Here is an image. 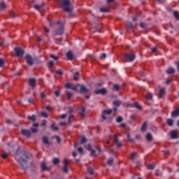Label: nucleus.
Returning a JSON list of instances; mask_svg holds the SVG:
<instances>
[{"instance_id": "obj_56", "label": "nucleus", "mask_w": 179, "mask_h": 179, "mask_svg": "<svg viewBox=\"0 0 179 179\" xmlns=\"http://www.w3.org/2000/svg\"><path fill=\"white\" fill-rule=\"evenodd\" d=\"M87 141V139L86 138V137H82L81 138V143H85Z\"/></svg>"}, {"instance_id": "obj_11", "label": "nucleus", "mask_w": 179, "mask_h": 179, "mask_svg": "<svg viewBox=\"0 0 179 179\" xmlns=\"http://www.w3.org/2000/svg\"><path fill=\"white\" fill-rule=\"evenodd\" d=\"M55 34L57 36H62V34H64V25L59 26L56 30Z\"/></svg>"}, {"instance_id": "obj_43", "label": "nucleus", "mask_w": 179, "mask_h": 179, "mask_svg": "<svg viewBox=\"0 0 179 179\" xmlns=\"http://www.w3.org/2000/svg\"><path fill=\"white\" fill-rule=\"evenodd\" d=\"M137 153L136 152H133L130 155V159L131 160L134 161L135 160V156H136Z\"/></svg>"}, {"instance_id": "obj_25", "label": "nucleus", "mask_w": 179, "mask_h": 179, "mask_svg": "<svg viewBox=\"0 0 179 179\" xmlns=\"http://www.w3.org/2000/svg\"><path fill=\"white\" fill-rule=\"evenodd\" d=\"M148 127V122H145L142 127H141V131L142 132H145L146 131V128Z\"/></svg>"}, {"instance_id": "obj_50", "label": "nucleus", "mask_w": 179, "mask_h": 179, "mask_svg": "<svg viewBox=\"0 0 179 179\" xmlns=\"http://www.w3.org/2000/svg\"><path fill=\"white\" fill-rule=\"evenodd\" d=\"M50 58H52V59H55V61H58V57L54 55L53 54L50 55Z\"/></svg>"}, {"instance_id": "obj_7", "label": "nucleus", "mask_w": 179, "mask_h": 179, "mask_svg": "<svg viewBox=\"0 0 179 179\" xmlns=\"http://www.w3.org/2000/svg\"><path fill=\"white\" fill-rule=\"evenodd\" d=\"M63 171L64 173H68V171H69V162L66 158L64 159Z\"/></svg>"}, {"instance_id": "obj_40", "label": "nucleus", "mask_w": 179, "mask_h": 179, "mask_svg": "<svg viewBox=\"0 0 179 179\" xmlns=\"http://www.w3.org/2000/svg\"><path fill=\"white\" fill-rule=\"evenodd\" d=\"M152 97H153V95L152 94V93L148 92L147 96H146V99L148 100H152Z\"/></svg>"}, {"instance_id": "obj_16", "label": "nucleus", "mask_w": 179, "mask_h": 179, "mask_svg": "<svg viewBox=\"0 0 179 179\" xmlns=\"http://www.w3.org/2000/svg\"><path fill=\"white\" fill-rule=\"evenodd\" d=\"M21 153H22V156L26 157V159H30L31 157V155L27 151H26L24 150H22L21 151Z\"/></svg>"}, {"instance_id": "obj_61", "label": "nucleus", "mask_w": 179, "mask_h": 179, "mask_svg": "<svg viewBox=\"0 0 179 179\" xmlns=\"http://www.w3.org/2000/svg\"><path fill=\"white\" fill-rule=\"evenodd\" d=\"M69 114H72L73 113V107H69Z\"/></svg>"}, {"instance_id": "obj_34", "label": "nucleus", "mask_w": 179, "mask_h": 179, "mask_svg": "<svg viewBox=\"0 0 179 179\" xmlns=\"http://www.w3.org/2000/svg\"><path fill=\"white\" fill-rule=\"evenodd\" d=\"M101 12H110V8L108 7H102L100 8Z\"/></svg>"}, {"instance_id": "obj_63", "label": "nucleus", "mask_w": 179, "mask_h": 179, "mask_svg": "<svg viewBox=\"0 0 179 179\" xmlns=\"http://www.w3.org/2000/svg\"><path fill=\"white\" fill-rule=\"evenodd\" d=\"M35 9H36V10H40V9H41L42 6H38V5H36L34 6Z\"/></svg>"}, {"instance_id": "obj_58", "label": "nucleus", "mask_w": 179, "mask_h": 179, "mask_svg": "<svg viewBox=\"0 0 179 179\" xmlns=\"http://www.w3.org/2000/svg\"><path fill=\"white\" fill-rule=\"evenodd\" d=\"M8 156H9V155H8V153H3V154H2L1 157L3 159H8Z\"/></svg>"}, {"instance_id": "obj_17", "label": "nucleus", "mask_w": 179, "mask_h": 179, "mask_svg": "<svg viewBox=\"0 0 179 179\" xmlns=\"http://www.w3.org/2000/svg\"><path fill=\"white\" fill-rule=\"evenodd\" d=\"M66 55V58L69 61H72V59H73V53L72 52V51L67 52Z\"/></svg>"}, {"instance_id": "obj_27", "label": "nucleus", "mask_w": 179, "mask_h": 179, "mask_svg": "<svg viewBox=\"0 0 179 179\" xmlns=\"http://www.w3.org/2000/svg\"><path fill=\"white\" fill-rule=\"evenodd\" d=\"M54 24H59L61 25H64V24H62L60 21H57V22H50L49 26H50V27H52V26H54Z\"/></svg>"}, {"instance_id": "obj_19", "label": "nucleus", "mask_w": 179, "mask_h": 179, "mask_svg": "<svg viewBox=\"0 0 179 179\" xmlns=\"http://www.w3.org/2000/svg\"><path fill=\"white\" fill-rule=\"evenodd\" d=\"M171 137L172 139H177V138H178V134H177V132H176L175 130H173L171 131Z\"/></svg>"}, {"instance_id": "obj_36", "label": "nucleus", "mask_w": 179, "mask_h": 179, "mask_svg": "<svg viewBox=\"0 0 179 179\" xmlns=\"http://www.w3.org/2000/svg\"><path fill=\"white\" fill-rule=\"evenodd\" d=\"M164 94H166V92L164 91V88H162L159 91V96L163 97V96H164Z\"/></svg>"}, {"instance_id": "obj_32", "label": "nucleus", "mask_w": 179, "mask_h": 179, "mask_svg": "<svg viewBox=\"0 0 179 179\" xmlns=\"http://www.w3.org/2000/svg\"><path fill=\"white\" fill-rule=\"evenodd\" d=\"M54 138L57 140L58 144L61 143V138L59 136H53L52 139Z\"/></svg>"}, {"instance_id": "obj_54", "label": "nucleus", "mask_w": 179, "mask_h": 179, "mask_svg": "<svg viewBox=\"0 0 179 179\" xmlns=\"http://www.w3.org/2000/svg\"><path fill=\"white\" fill-rule=\"evenodd\" d=\"M148 170H153L155 169V164H150L148 166Z\"/></svg>"}, {"instance_id": "obj_12", "label": "nucleus", "mask_w": 179, "mask_h": 179, "mask_svg": "<svg viewBox=\"0 0 179 179\" xmlns=\"http://www.w3.org/2000/svg\"><path fill=\"white\" fill-rule=\"evenodd\" d=\"M41 167L42 171H50L51 170V168L48 167L45 162H41Z\"/></svg>"}, {"instance_id": "obj_31", "label": "nucleus", "mask_w": 179, "mask_h": 179, "mask_svg": "<svg viewBox=\"0 0 179 179\" xmlns=\"http://www.w3.org/2000/svg\"><path fill=\"white\" fill-rule=\"evenodd\" d=\"M173 16L176 20H179V13L177 10L173 11Z\"/></svg>"}, {"instance_id": "obj_3", "label": "nucleus", "mask_w": 179, "mask_h": 179, "mask_svg": "<svg viewBox=\"0 0 179 179\" xmlns=\"http://www.w3.org/2000/svg\"><path fill=\"white\" fill-rule=\"evenodd\" d=\"M87 150H89V152H91L92 155H93V156H96V150H98V152H99V153L101 152L97 147H93L92 146V145L89 144L87 147Z\"/></svg>"}, {"instance_id": "obj_37", "label": "nucleus", "mask_w": 179, "mask_h": 179, "mask_svg": "<svg viewBox=\"0 0 179 179\" xmlns=\"http://www.w3.org/2000/svg\"><path fill=\"white\" fill-rule=\"evenodd\" d=\"M52 163L55 166H57V164H59V159L58 158H55L52 160Z\"/></svg>"}, {"instance_id": "obj_38", "label": "nucleus", "mask_w": 179, "mask_h": 179, "mask_svg": "<svg viewBox=\"0 0 179 179\" xmlns=\"http://www.w3.org/2000/svg\"><path fill=\"white\" fill-rule=\"evenodd\" d=\"M78 76H79V71H76V72L75 73V76H73V79H74L76 81L79 80V78H78Z\"/></svg>"}, {"instance_id": "obj_35", "label": "nucleus", "mask_w": 179, "mask_h": 179, "mask_svg": "<svg viewBox=\"0 0 179 179\" xmlns=\"http://www.w3.org/2000/svg\"><path fill=\"white\" fill-rule=\"evenodd\" d=\"M28 120L30 121L36 122V115H32L31 116H28Z\"/></svg>"}, {"instance_id": "obj_49", "label": "nucleus", "mask_w": 179, "mask_h": 179, "mask_svg": "<svg viewBox=\"0 0 179 179\" xmlns=\"http://www.w3.org/2000/svg\"><path fill=\"white\" fill-rule=\"evenodd\" d=\"M41 115H42V117H43V118H48V114H47V113H45V112H42L41 113Z\"/></svg>"}, {"instance_id": "obj_21", "label": "nucleus", "mask_w": 179, "mask_h": 179, "mask_svg": "<svg viewBox=\"0 0 179 179\" xmlns=\"http://www.w3.org/2000/svg\"><path fill=\"white\" fill-rule=\"evenodd\" d=\"M43 143H44L45 145H50L48 137H47L46 136H44L43 137Z\"/></svg>"}, {"instance_id": "obj_14", "label": "nucleus", "mask_w": 179, "mask_h": 179, "mask_svg": "<svg viewBox=\"0 0 179 179\" xmlns=\"http://www.w3.org/2000/svg\"><path fill=\"white\" fill-rule=\"evenodd\" d=\"M106 93H107V89L106 88L96 90L95 91V94H106Z\"/></svg>"}, {"instance_id": "obj_6", "label": "nucleus", "mask_w": 179, "mask_h": 179, "mask_svg": "<svg viewBox=\"0 0 179 179\" xmlns=\"http://www.w3.org/2000/svg\"><path fill=\"white\" fill-rule=\"evenodd\" d=\"M14 51L15 52L16 57H22L24 54V50L20 48H15Z\"/></svg>"}, {"instance_id": "obj_15", "label": "nucleus", "mask_w": 179, "mask_h": 179, "mask_svg": "<svg viewBox=\"0 0 179 179\" xmlns=\"http://www.w3.org/2000/svg\"><path fill=\"white\" fill-rule=\"evenodd\" d=\"M80 93L81 94H84V93H87V92H89V90L85 86V85H80Z\"/></svg>"}, {"instance_id": "obj_53", "label": "nucleus", "mask_w": 179, "mask_h": 179, "mask_svg": "<svg viewBox=\"0 0 179 179\" xmlns=\"http://www.w3.org/2000/svg\"><path fill=\"white\" fill-rule=\"evenodd\" d=\"M54 66V62L53 61H50L49 63H48V67L49 68H52Z\"/></svg>"}, {"instance_id": "obj_2", "label": "nucleus", "mask_w": 179, "mask_h": 179, "mask_svg": "<svg viewBox=\"0 0 179 179\" xmlns=\"http://www.w3.org/2000/svg\"><path fill=\"white\" fill-rule=\"evenodd\" d=\"M59 3L63 6V10H64V12H72V8L69 7V5H71L70 0H59Z\"/></svg>"}, {"instance_id": "obj_23", "label": "nucleus", "mask_w": 179, "mask_h": 179, "mask_svg": "<svg viewBox=\"0 0 179 179\" xmlns=\"http://www.w3.org/2000/svg\"><path fill=\"white\" fill-rule=\"evenodd\" d=\"M179 115V108L177 110H173L171 113V117H178Z\"/></svg>"}, {"instance_id": "obj_10", "label": "nucleus", "mask_w": 179, "mask_h": 179, "mask_svg": "<svg viewBox=\"0 0 179 179\" xmlns=\"http://www.w3.org/2000/svg\"><path fill=\"white\" fill-rule=\"evenodd\" d=\"M65 87L66 89H71V90H78V86L75 85L71 83H66L65 85Z\"/></svg>"}, {"instance_id": "obj_18", "label": "nucleus", "mask_w": 179, "mask_h": 179, "mask_svg": "<svg viewBox=\"0 0 179 179\" xmlns=\"http://www.w3.org/2000/svg\"><path fill=\"white\" fill-rule=\"evenodd\" d=\"M29 86H31V87H32V89H34V86H36V79L29 78Z\"/></svg>"}, {"instance_id": "obj_44", "label": "nucleus", "mask_w": 179, "mask_h": 179, "mask_svg": "<svg viewBox=\"0 0 179 179\" xmlns=\"http://www.w3.org/2000/svg\"><path fill=\"white\" fill-rule=\"evenodd\" d=\"M73 121V115H71L69 117V124H72Z\"/></svg>"}, {"instance_id": "obj_4", "label": "nucleus", "mask_w": 179, "mask_h": 179, "mask_svg": "<svg viewBox=\"0 0 179 179\" xmlns=\"http://www.w3.org/2000/svg\"><path fill=\"white\" fill-rule=\"evenodd\" d=\"M135 58H136V56H135L134 54L127 53L124 55V59L126 61H128V62H132L135 60Z\"/></svg>"}, {"instance_id": "obj_9", "label": "nucleus", "mask_w": 179, "mask_h": 179, "mask_svg": "<svg viewBox=\"0 0 179 179\" xmlns=\"http://www.w3.org/2000/svg\"><path fill=\"white\" fill-rule=\"evenodd\" d=\"M113 113V110L109 109V110H104L102 113L101 117L103 120H107V115H110Z\"/></svg>"}, {"instance_id": "obj_33", "label": "nucleus", "mask_w": 179, "mask_h": 179, "mask_svg": "<svg viewBox=\"0 0 179 179\" xmlns=\"http://www.w3.org/2000/svg\"><path fill=\"white\" fill-rule=\"evenodd\" d=\"M51 128L52 129L53 131H58V129H59L58 128V127H57L55 125V122H53L52 124H51Z\"/></svg>"}, {"instance_id": "obj_60", "label": "nucleus", "mask_w": 179, "mask_h": 179, "mask_svg": "<svg viewBox=\"0 0 179 179\" xmlns=\"http://www.w3.org/2000/svg\"><path fill=\"white\" fill-rule=\"evenodd\" d=\"M122 117H121V116H119L117 118V120H116V121H117V122H122Z\"/></svg>"}, {"instance_id": "obj_48", "label": "nucleus", "mask_w": 179, "mask_h": 179, "mask_svg": "<svg viewBox=\"0 0 179 179\" xmlns=\"http://www.w3.org/2000/svg\"><path fill=\"white\" fill-rule=\"evenodd\" d=\"M55 96H56V97H59V96L61 95V91H59V90H56L55 92Z\"/></svg>"}, {"instance_id": "obj_55", "label": "nucleus", "mask_w": 179, "mask_h": 179, "mask_svg": "<svg viewBox=\"0 0 179 179\" xmlns=\"http://www.w3.org/2000/svg\"><path fill=\"white\" fill-rule=\"evenodd\" d=\"M78 152H79V153H80V155H83V148H82V147L78 148Z\"/></svg>"}, {"instance_id": "obj_20", "label": "nucleus", "mask_w": 179, "mask_h": 179, "mask_svg": "<svg viewBox=\"0 0 179 179\" xmlns=\"http://www.w3.org/2000/svg\"><path fill=\"white\" fill-rule=\"evenodd\" d=\"M166 73H168V75H171L173 73H174V72H176V69L171 67L169 68L166 71Z\"/></svg>"}, {"instance_id": "obj_1", "label": "nucleus", "mask_w": 179, "mask_h": 179, "mask_svg": "<svg viewBox=\"0 0 179 179\" xmlns=\"http://www.w3.org/2000/svg\"><path fill=\"white\" fill-rule=\"evenodd\" d=\"M15 159L16 161L18 162L19 164H20L22 169L23 170H27V161L23 158H22L20 155H19V148L17 150V152L14 156Z\"/></svg>"}, {"instance_id": "obj_62", "label": "nucleus", "mask_w": 179, "mask_h": 179, "mask_svg": "<svg viewBox=\"0 0 179 179\" xmlns=\"http://www.w3.org/2000/svg\"><path fill=\"white\" fill-rule=\"evenodd\" d=\"M10 15L12 16V17H16V13H15L13 11H10Z\"/></svg>"}, {"instance_id": "obj_28", "label": "nucleus", "mask_w": 179, "mask_h": 179, "mask_svg": "<svg viewBox=\"0 0 179 179\" xmlns=\"http://www.w3.org/2000/svg\"><path fill=\"white\" fill-rule=\"evenodd\" d=\"M121 101L116 100L113 101V104L115 106V107H120L121 106Z\"/></svg>"}, {"instance_id": "obj_5", "label": "nucleus", "mask_w": 179, "mask_h": 179, "mask_svg": "<svg viewBox=\"0 0 179 179\" xmlns=\"http://www.w3.org/2000/svg\"><path fill=\"white\" fill-rule=\"evenodd\" d=\"M25 59L27 61V64L29 65V66H32L34 64V60L33 59V57L29 54H27L25 56Z\"/></svg>"}, {"instance_id": "obj_22", "label": "nucleus", "mask_w": 179, "mask_h": 179, "mask_svg": "<svg viewBox=\"0 0 179 179\" xmlns=\"http://www.w3.org/2000/svg\"><path fill=\"white\" fill-rule=\"evenodd\" d=\"M146 140L148 142H152V141H153V136H152L151 133L147 134V135H146Z\"/></svg>"}, {"instance_id": "obj_26", "label": "nucleus", "mask_w": 179, "mask_h": 179, "mask_svg": "<svg viewBox=\"0 0 179 179\" xmlns=\"http://www.w3.org/2000/svg\"><path fill=\"white\" fill-rule=\"evenodd\" d=\"M166 122L169 127H173L174 124V121L173 119H167Z\"/></svg>"}, {"instance_id": "obj_42", "label": "nucleus", "mask_w": 179, "mask_h": 179, "mask_svg": "<svg viewBox=\"0 0 179 179\" xmlns=\"http://www.w3.org/2000/svg\"><path fill=\"white\" fill-rule=\"evenodd\" d=\"M107 163H108V166L113 165V163H114V159L110 158L109 159H108Z\"/></svg>"}, {"instance_id": "obj_8", "label": "nucleus", "mask_w": 179, "mask_h": 179, "mask_svg": "<svg viewBox=\"0 0 179 179\" xmlns=\"http://www.w3.org/2000/svg\"><path fill=\"white\" fill-rule=\"evenodd\" d=\"M21 134L24 136H26L27 138H30L31 136V131L29 129H23L21 130Z\"/></svg>"}, {"instance_id": "obj_13", "label": "nucleus", "mask_w": 179, "mask_h": 179, "mask_svg": "<svg viewBox=\"0 0 179 179\" xmlns=\"http://www.w3.org/2000/svg\"><path fill=\"white\" fill-rule=\"evenodd\" d=\"M114 142L115 143V145L117 148H122V144L121 143V142L118 140V135L115 134L114 136Z\"/></svg>"}, {"instance_id": "obj_46", "label": "nucleus", "mask_w": 179, "mask_h": 179, "mask_svg": "<svg viewBox=\"0 0 179 179\" xmlns=\"http://www.w3.org/2000/svg\"><path fill=\"white\" fill-rule=\"evenodd\" d=\"M113 89H114L116 92H118V90H120V85H118V84L114 85Z\"/></svg>"}, {"instance_id": "obj_24", "label": "nucleus", "mask_w": 179, "mask_h": 179, "mask_svg": "<svg viewBox=\"0 0 179 179\" xmlns=\"http://www.w3.org/2000/svg\"><path fill=\"white\" fill-rule=\"evenodd\" d=\"M85 113H86V108H85V106H83L80 109V115H81V117H83V118H85Z\"/></svg>"}, {"instance_id": "obj_64", "label": "nucleus", "mask_w": 179, "mask_h": 179, "mask_svg": "<svg viewBox=\"0 0 179 179\" xmlns=\"http://www.w3.org/2000/svg\"><path fill=\"white\" fill-rule=\"evenodd\" d=\"M158 48L155 47L152 48V52H157Z\"/></svg>"}, {"instance_id": "obj_29", "label": "nucleus", "mask_w": 179, "mask_h": 179, "mask_svg": "<svg viewBox=\"0 0 179 179\" xmlns=\"http://www.w3.org/2000/svg\"><path fill=\"white\" fill-rule=\"evenodd\" d=\"M127 27H128V29H130V30H132V29H134V24L131 22H128L126 24Z\"/></svg>"}, {"instance_id": "obj_59", "label": "nucleus", "mask_w": 179, "mask_h": 179, "mask_svg": "<svg viewBox=\"0 0 179 179\" xmlns=\"http://www.w3.org/2000/svg\"><path fill=\"white\" fill-rule=\"evenodd\" d=\"M107 55L106 53H102L101 55L100 56L101 59H105L106 58Z\"/></svg>"}, {"instance_id": "obj_39", "label": "nucleus", "mask_w": 179, "mask_h": 179, "mask_svg": "<svg viewBox=\"0 0 179 179\" xmlns=\"http://www.w3.org/2000/svg\"><path fill=\"white\" fill-rule=\"evenodd\" d=\"M134 107H135V108H137V110H142V106L136 102L134 103Z\"/></svg>"}, {"instance_id": "obj_45", "label": "nucleus", "mask_w": 179, "mask_h": 179, "mask_svg": "<svg viewBox=\"0 0 179 179\" xmlns=\"http://www.w3.org/2000/svg\"><path fill=\"white\" fill-rule=\"evenodd\" d=\"M87 171H88L89 174H90L91 176H93V174L94 173V171H93V169H92V168H88Z\"/></svg>"}, {"instance_id": "obj_52", "label": "nucleus", "mask_w": 179, "mask_h": 179, "mask_svg": "<svg viewBox=\"0 0 179 179\" xmlns=\"http://www.w3.org/2000/svg\"><path fill=\"white\" fill-rule=\"evenodd\" d=\"M31 131H32L34 134H36V132H37V131H38V129H37V127H31Z\"/></svg>"}, {"instance_id": "obj_57", "label": "nucleus", "mask_w": 179, "mask_h": 179, "mask_svg": "<svg viewBox=\"0 0 179 179\" xmlns=\"http://www.w3.org/2000/svg\"><path fill=\"white\" fill-rule=\"evenodd\" d=\"M127 138L129 141V142H134V138H131V134H127Z\"/></svg>"}, {"instance_id": "obj_47", "label": "nucleus", "mask_w": 179, "mask_h": 179, "mask_svg": "<svg viewBox=\"0 0 179 179\" xmlns=\"http://www.w3.org/2000/svg\"><path fill=\"white\" fill-rule=\"evenodd\" d=\"M5 64V59H0V68H2Z\"/></svg>"}, {"instance_id": "obj_41", "label": "nucleus", "mask_w": 179, "mask_h": 179, "mask_svg": "<svg viewBox=\"0 0 179 179\" xmlns=\"http://www.w3.org/2000/svg\"><path fill=\"white\" fill-rule=\"evenodd\" d=\"M73 96V94H72V92H67V99H68V100H71V99H72Z\"/></svg>"}, {"instance_id": "obj_30", "label": "nucleus", "mask_w": 179, "mask_h": 179, "mask_svg": "<svg viewBox=\"0 0 179 179\" xmlns=\"http://www.w3.org/2000/svg\"><path fill=\"white\" fill-rule=\"evenodd\" d=\"M0 9L3 10V9H6V3L5 2L0 3Z\"/></svg>"}, {"instance_id": "obj_51", "label": "nucleus", "mask_w": 179, "mask_h": 179, "mask_svg": "<svg viewBox=\"0 0 179 179\" xmlns=\"http://www.w3.org/2000/svg\"><path fill=\"white\" fill-rule=\"evenodd\" d=\"M140 27H141V29H146V24L145 22H141L140 24Z\"/></svg>"}]
</instances>
